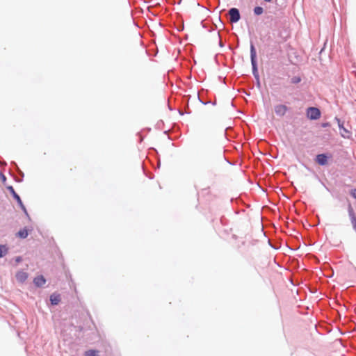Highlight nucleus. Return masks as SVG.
Here are the masks:
<instances>
[{
    "instance_id": "6e6552de",
    "label": "nucleus",
    "mask_w": 356,
    "mask_h": 356,
    "mask_svg": "<svg viewBox=\"0 0 356 356\" xmlns=\"http://www.w3.org/2000/svg\"><path fill=\"white\" fill-rule=\"evenodd\" d=\"M15 277L17 282L23 283L28 278V273L24 271H19L18 273H17Z\"/></svg>"
},
{
    "instance_id": "9d476101",
    "label": "nucleus",
    "mask_w": 356,
    "mask_h": 356,
    "mask_svg": "<svg viewBox=\"0 0 356 356\" xmlns=\"http://www.w3.org/2000/svg\"><path fill=\"white\" fill-rule=\"evenodd\" d=\"M316 162L320 165H325L327 162V156L325 154H318L316 156Z\"/></svg>"
},
{
    "instance_id": "aec40b11",
    "label": "nucleus",
    "mask_w": 356,
    "mask_h": 356,
    "mask_svg": "<svg viewBox=\"0 0 356 356\" xmlns=\"http://www.w3.org/2000/svg\"><path fill=\"white\" fill-rule=\"evenodd\" d=\"M264 1H268V2H269V1H270L271 0H264Z\"/></svg>"
},
{
    "instance_id": "9b49d317",
    "label": "nucleus",
    "mask_w": 356,
    "mask_h": 356,
    "mask_svg": "<svg viewBox=\"0 0 356 356\" xmlns=\"http://www.w3.org/2000/svg\"><path fill=\"white\" fill-rule=\"evenodd\" d=\"M28 235H29V232L26 228H23V229H20L17 233V236H18L21 238H26L28 236Z\"/></svg>"
},
{
    "instance_id": "2eb2a0df",
    "label": "nucleus",
    "mask_w": 356,
    "mask_h": 356,
    "mask_svg": "<svg viewBox=\"0 0 356 356\" xmlns=\"http://www.w3.org/2000/svg\"><path fill=\"white\" fill-rule=\"evenodd\" d=\"M97 352L94 350H90L86 352L85 356H97Z\"/></svg>"
},
{
    "instance_id": "ddd939ff",
    "label": "nucleus",
    "mask_w": 356,
    "mask_h": 356,
    "mask_svg": "<svg viewBox=\"0 0 356 356\" xmlns=\"http://www.w3.org/2000/svg\"><path fill=\"white\" fill-rule=\"evenodd\" d=\"M8 252V248L6 245H0V258L3 257Z\"/></svg>"
},
{
    "instance_id": "f03ea898",
    "label": "nucleus",
    "mask_w": 356,
    "mask_h": 356,
    "mask_svg": "<svg viewBox=\"0 0 356 356\" xmlns=\"http://www.w3.org/2000/svg\"><path fill=\"white\" fill-rule=\"evenodd\" d=\"M229 19L232 23H236L240 19V13L237 8H233L229 10Z\"/></svg>"
},
{
    "instance_id": "4468645a",
    "label": "nucleus",
    "mask_w": 356,
    "mask_h": 356,
    "mask_svg": "<svg viewBox=\"0 0 356 356\" xmlns=\"http://www.w3.org/2000/svg\"><path fill=\"white\" fill-rule=\"evenodd\" d=\"M264 12V10L260 6H257L254 8V13L255 15H261Z\"/></svg>"
},
{
    "instance_id": "1a4fd4ad",
    "label": "nucleus",
    "mask_w": 356,
    "mask_h": 356,
    "mask_svg": "<svg viewBox=\"0 0 356 356\" xmlns=\"http://www.w3.org/2000/svg\"><path fill=\"white\" fill-rule=\"evenodd\" d=\"M33 282L37 286H42L45 284L46 280L42 275H40L34 278Z\"/></svg>"
},
{
    "instance_id": "f8f14e48",
    "label": "nucleus",
    "mask_w": 356,
    "mask_h": 356,
    "mask_svg": "<svg viewBox=\"0 0 356 356\" xmlns=\"http://www.w3.org/2000/svg\"><path fill=\"white\" fill-rule=\"evenodd\" d=\"M50 301L52 305H58L60 301V298L58 294H52L50 296Z\"/></svg>"
},
{
    "instance_id": "f257e3e1",
    "label": "nucleus",
    "mask_w": 356,
    "mask_h": 356,
    "mask_svg": "<svg viewBox=\"0 0 356 356\" xmlns=\"http://www.w3.org/2000/svg\"><path fill=\"white\" fill-rule=\"evenodd\" d=\"M307 115L310 120H317L321 117V112L317 108L309 107L307 111Z\"/></svg>"
},
{
    "instance_id": "6ab92c4d",
    "label": "nucleus",
    "mask_w": 356,
    "mask_h": 356,
    "mask_svg": "<svg viewBox=\"0 0 356 356\" xmlns=\"http://www.w3.org/2000/svg\"><path fill=\"white\" fill-rule=\"evenodd\" d=\"M20 260H21V259H20V258H17V262H19Z\"/></svg>"
},
{
    "instance_id": "f3484780",
    "label": "nucleus",
    "mask_w": 356,
    "mask_h": 356,
    "mask_svg": "<svg viewBox=\"0 0 356 356\" xmlns=\"http://www.w3.org/2000/svg\"><path fill=\"white\" fill-rule=\"evenodd\" d=\"M351 195L356 199V189H353L350 191Z\"/></svg>"
},
{
    "instance_id": "a211bd4d",
    "label": "nucleus",
    "mask_w": 356,
    "mask_h": 356,
    "mask_svg": "<svg viewBox=\"0 0 356 356\" xmlns=\"http://www.w3.org/2000/svg\"><path fill=\"white\" fill-rule=\"evenodd\" d=\"M2 179L3 181H6V177L3 175H2Z\"/></svg>"
},
{
    "instance_id": "7ed1b4c3",
    "label": "nucleus",
    "mask_w": 356,
    "mask_h": 356,
    "mask_svg": "<svg viewBox=\"0 0 356 356\" xmlns=\"http://www.w3.org/2000/svg\"><path fill=\"white\" fill-rule=\"evenodd\" d=\"M8 190L10 192V193L13 195V197L17 200L20 207L22 209V210L26 213V208L24 205L23 204L20 197L16 193L15 189L13 186H10L7 187Z\"/></svg>"
},
{
    "instance_id": "423d86ee",
    "label": "nucleus",
    "mask_w": 356,
    "mask_h": 356,
    "mask_svg": "<svg viewBox=\"0 0 356 356\" xmlns=\"http://www.w3.org/2000/svg\"><path fill=\"white\" fill-rule=\"evenodd\" d=\"M338 124L340 128V134L341 136L344 138H350L351 136V132L343 127V123L341 122V121L338 119Z\"/></svg>"
},
{
    "instance_id": "20e7f679",
    "label": "nucleus",
    "mask_w": 356,
    "mask_h": 356,
    "mask_svg": "<svg viewBox=\"0 0 356 356\" xmlns=\"http://www.w3.org/2000/svg\"><path fill=\"white\" fill-rule=\"evenodd\" d=\"M275 112L277 116H284L288 111V107L284 104L276 105L274 108Z\"/></svg>"
},
{
    "instance_id": "dca6fc26",
    "label": "nucleus",
    "mask_w": 356,
    "mask_h": 356,
    "mask_svg": "<svg viewBox=\"0 0 356 356\" xmlns=\"http://www.w3.org/2000/svg\"><path fill=\"white\" fill-rule=\"evenodd\" d=\"M301 79L300 77L298 76H294L291 79V82L293 83H298L299 82H300Z\"/></svg>"
},
{
    "instance_id": "39448f33",
    "label": "nucleus",
    "mask_w": 356,
    "mask_h": 356,
    "mask_svg": "<svg viewBox=\"0 0 356 356\" xmlns=\"http://www.w3.org/2000/svg\"><path fill=\"white\" fill-rule=\"evenodd\" d=\"M256 56H257V54H256L255 48L253 44H251V46H250L251 63H252L253 71H255V72H257V70Z\"/></svg>"
},
{
    "instance_id": "0eeeda50",
    "label": "nucleus",
    "mask_w": 356,
    "mask_h": 356,
    "mask_svg": "<svg viewBox=\"0 0 356 356\" xmlns=\"http://www.w3.org/2000/svg\"><path fill=\"white\" fill-rule=\"evenodd\" d=\"M348 214L350 218V221L353 225V229L356 232V215L353 211V209L350 207L348 209Z\"/></svg>"
}]
</instances>
